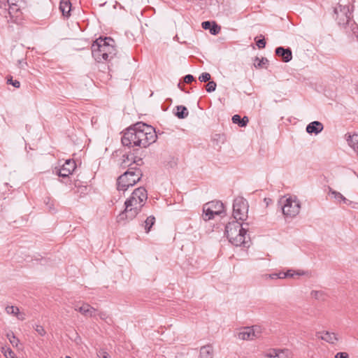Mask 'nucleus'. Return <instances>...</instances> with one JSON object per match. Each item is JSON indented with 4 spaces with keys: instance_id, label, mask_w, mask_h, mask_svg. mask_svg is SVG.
Instances as JSON below:
<instances>
[{
    "instance_id": "1",
    "label": "nucleus",
    "mask_w": 358,
    "mask_h": 358,
    "mask_svg": "<svg viewBox=\"0 0 358 358\" xmlns=\"http://www.w3.org/2000/svg\"><path fill=\"white\" fill-rule=\"evenodd\" d=\"M157 139L155 129L142 122L136 123L125 130L121 138L124 146L147 148Z\"/></svg>"
},
{
    "instance_id": "2",
    "label": "nucleus",
    "mask_w": 358,
    "mask_h": 358,
    "mask_svg": "<svg viewBox=\"0 0 358 358\" xmlns=\"http://www.w3.org/2000/svg\"><path fill=\"white\" fill-rule=\"evenodd\" d=\"M147 199V190L143 187L136 188L131 196L125 201L124 210L117 215V222L119 224H125L127 222L135 218L141 212Z\"/></svg>"
},
{
    "instance_id": "3",
    "label": "nucleus",
    "mask_w": 358,
    "mask_h": 358,
    "mask_svg": "<svg viewBox=\"0 0 358 358\" xmlns=\"http://www.w3.org/2000/svg\"><path fill=\"white\" fill-rule=\"evenodd\" d=\"M92 55L97 62L110 61L117 54L115 42L110 37H99L91 46Z\"/></svg>"
},
{
    "instance_id": "4",
    "label": "nucleus",
    "mask_w": 358,
    "mask_h": 358,
    "mask_svg": "<svg viewBox=\"0 0 358 358\" xmlns=\"http://www.w3.org/2000/svg\"><path fill=\"white\" fill-rule=\"evenodd\" d=\"M247 229L237 220L229 222L225 227L224 234L229 241L235 246H245V235Z\"/></svg>"
},
{
    "instance_id": "5",
    "label": "nucleus",
    "mask_w": 358,
    "mask_h": 358,
    "mask_svg": "<svg viewBox=\"0 0 358 358\" xmlns=\"http://www.w3.org/2000/svg\"><path fill=\"white\" fill-rule=\"evenodd\" d=\"M143 173L141 169L134 171H127L117 180V188L119 191H126L129 187L134 186L141 178Z\"/></svg>"
},
{
    "instance_id": "6",
    "label": "nucleus",
    "mask_w": 358,
    "mask_h": 358,
    "mask_svg": "<svg viewBox=\"0 0 358 358\" xmlns=\"http://www.w3.org/2000/svg\"><path fill=\"white\" fill-rule=\"evenodd\" d=\"M224 213V204L220 201H212L206 203L203 207V219L210 220L214 215H220Z\"/></svg>"
},
{
    "instance_id": "7",
    "label": "nucleus",
    "mask_w": 358,
    "mask_h": 358,
    "mask_svg": "<svg viewBox=\"0 0 358 358\" xmlns=\"http://www.w3.org/2000/svg\"><path fill=\"white\" fill-rule=\"evenodd\" d=\"M248 203L243 197H238L233 203V217L235 220H245L248 217Z\"/></svg>"
},
{
    "instance_id": "8",
    "label": "nucleus",
    "mask_w": 358,
    "mask_h": 358,
    "mask_svg": "<svg viewBox=\"0 0 358 358\" xmlns=\"http://www.w3.org/2000/svg\"><path fill=\"white\" fill-rule=\"evenodd\" d=\"M283 204L281 206L282 213L287 217H293L299 214L301 208V204L296 198L294 199L289 197L283 201H280Z\"/></svg>"
},
{
    "instance_id": "9",
    "label": "nucleus",
    "mask_w": 358,
    "mask_h": 358,
    "mask_svg": "<svg viewBox=\"0 0 358 358\" xmlns=\"http://www.w3.org/2000/svg\"><path fill=\"white\" fill-rule=\"evenodd\" d=\"M334 13L336 15V19L340 25L349 24L352 17V13L350 11L349 6L340 5L335 8Z\"/></svg>"
},
{
    "instance_id": "10",
    "label": "nucleus",
    "mask_w": 358,
    "mask_h": 358,
    "mask_svg": "<svg viewBox=\"0 0 358 358\" xmlns=\"http://www.w3.org/2000/svg\"><path fill=\"white\" fill-rule=\"evenodd\" d=\"M76 168V164L73 159H66L62 167L57 170V174L59 177L66 178L72 174Z\"/></svg>"
},
{
    "instance_id": "11",
    "label": "nucleus",
    "mask_w": 358,
    "mask_h": 358,
    "mask_svg": "<svg viewBox=\"0 0 358 358\" xmlns=\"http://www.w3.org/2000/svg\"><path fill=\"white\" fill-rule=\"evenodd\" d=\"M143 163L142 158L135 156L134 153H126L122 155V161L120 166L125 169L134 164L141 166Z\"/></svg>"
},
{
    "instance_id": "12",
    "label": "nucleus",
    "mask_w": 358,
    "mask_h": 358,
    "mask_svg": "<svg viewBox=\"0 0 358 358\" xmlns=\"http://www.w3.org/2000/svg\"><path fill=\"white\" fill-rule=\"evenodd\" d=\"M275 53L278 57H281L282 61L284 62H289L292 59V52L289 48L277 47L275 50Z\"/></svg>"
},
{
    "instance_id": "13",
    "label": "nucleus",
    "mask_w": 358,
    "mask_h": 358,
    "mask_svg": "<svg viewBox=\"0 0 358 358\" xmlns=\"http://www.w3.org/2000/svg\"><path fill=\"white\" fill-rule=\"evenodd\" d=\"M258 338V335L255 334V329L247 327L238 333V338L241 340H252Z\"/></svg>"
},
{
    "instance_id": "14",
    "label": "nucleus",
    "mask_w": 358,
    "mask_h": 358,
    "mask_svg": "<svg viewBox=\"0 0 358 358\" xmlns=\"http://www.w3.org/2000/svg\"><path fill=\"white\" fill-rule=\"evenodd\" d=\"M201 27L205 30H209L213 35H217L220 31V27L215 22L204 21Z\"/></svg>"
},
{
    "instance_id": "15",
    "label": "nucleus",
    "mask_w": 358,
    "mask_h": 358,
    "mask_svg": "<svg viewBox=\"0 0 358 358\" xmlns=\"http://www.w3.org/2000/svg\"><path fill=\"white\" fill-rule=\"evenodd\" d=\"M323 124L319 121H313L309 123L306 127L307 133L312 134H318L323 130Z\"/></svg>"
},
{
    "instance_id": "16",
    "label": "nucleus",
    "mask_w": 358,
    "mask_h": 358,
    "mask_svg": "<svg viewBox=\"0 0 358 358\" xmlns=\"http://www.w3.org/2000/svg\"><path fill=\"white\" fill-rule=\"evenodd\" d=\"M75 310L86 317H92L96 312V309L88 303H84L80 307L76 306Z\"/></svg>"
},
{
    "instance_id": "17",
    "label": "nucleus",
    "mask_w": 358,
    "mask_h": 358,
    "mask_svg": "<svg viewBox=\"0 0 358 358\" xmlns=\"http://www.w3.org/2000/svg\"><path fill=\"white\" fill-rule=\"evenodd\" d=\"M267 356L271 358H292V352L287 349L280 350H273L272 352H270Z\"/></svg>"
},
{
    "instance_id": "18",
    "label": "nucleus",
    "mask_w": 358,
    "mask_h": 358,
    "mask_svg": "<svg viewBox=\"0 0 358 358\" xmlns=\"http://www.w3.org/2000/svg\"><path fill=\"white\" fill-rule=\"evenodd\" d=\"M59 10L62 15L69 17L71 15V3L69 0H61L59 3Z\"/></svg>"
},
{
    "instance_id": "19",
    "label": "nucleus",
    "mask_w": 358,
    "mask_h": 358,
    "mask_svg": "<svg viewBox=\"0 0 358 358\" xmlns=\"http://www.w3.org/2000/svg\"><path fill=\"white\" fill-rule=\"evenodd\" d=\"M213 349L210 345L202 346L200 349V358H213Z\"/></svg>"
},
{
    "instance_id": "20",
    "label": "nucleus",
    "mask_w": 358,
    "mask_h": 358,
    "mask_svg": "<svg viewBox=\"0 0 358 358\" xmlns=\"http://www.w3.org/2000/svg\"><path fill=\"white\" fill-rule=\"evenodd\" d=\"M231 120L234 124H236L241 127L247 126L249 122L248 117L247 116L241 117L239 115H233Z\"/></svg>"
},
{
    "instance_id": "21",
    "label": "nucleus",
    "mask_w": 358,
    "mask_h": 358,
    "mask_svg": "<svg viewBox=\"0 0 358 358\" xmlns=\"http://www.w3.org/2000/svg\"><path fill=\"white\" fill-rule=\"evenodd\" d=\"M322 340L334 344L336 341H337L338 339L334 333H331L329 331H324L323 333V335L320 337Z\"/></svg>"
},
{
    "instance_id": "22",
    "label": "nucleus",
    "mask_w": 358,
    "mask_h": 358,
    "mask_svg": "<svg viewBox=\"0 0 358 358\" xmlns=\"http://www.w3.org/2000/svg\"><path fill=\"white\" fill-rule=\"evenodd\" d=\"M174 114L179 119H185L188 116L189 111L185 106L180 105L176 106V112Z\"/></svg>"
},
{
    "instance_id": "23",
    "label": "nucleus",
    "mask_w": 358,
    "mask_h": 358,
    "mask_svg": "<svg viewBox=\"0 0 358 358\" xmlns=\"http://www.w3.org/2000/svg\"><path fill=\"white\" fill-rule=\"evenodd\" d=\"M268 64V60L266 57H262L259 59L258 57H256L254 59V66L256 69L260 68H267L266 65Z\"/></svg>"
},
{
    "instance_id": "24",
    "label": "nucleus",
    "mask_w": 358,
    "mask_h": 358,
    "mask_svg": "<svg viewBox=\"0 0 358 358\" xmlns=\"http://www.w3.org/2000/svg\"><path fill=\"white\" fill-rule=\"evenodd\" d=\"M329 194L334 196V197L338 200V201H343V203L346 204H350L351 203L343 195H342L340 192H336V190H334L332 188L329 187Z\"/></svg>"
},
{
    "instance_id": "25",
    "label": "nucleus",
    "mask_w": 358,
    "mask_h": 358,
    "mask_svg": "<svg viewBox=\"0 0 358 358\" xmlns=\"http://www.w3.org/2000/svg\"><path fill=\"white\" fill-rule=\"evenodd\" d=\"M347 141L350 147L356 149L358 147V134L348 135Z\"/></svg>"
},
{
    "instance_id": "26",
    "label": "nucleus",
    "mask_w": 358,
    "mask_h": 358,
    "mask_svg": "<svg viewBox=\"0 0 358 358\" xmlns=\"http://www.w3.org/2000/svg\"><path fill=\"white\" fill-rule=\"evenodd\" d=\"M155 217L153 215H150L147 217V219L144 222V228L146 233H148L150 231L152 227L155 224Z\"/></svg>"
},
{
    "instance_id": "27",
    "label": "nucleus",
    "mask_w": 358,
    "mask_h": 358,
    "mask_svg": "<svg viewBox=\"0 0 358 358\" xmlns=\"http://www.w3.org/2000/svg\"><path fill=\"white\" fill-rule=\"evenodd\" d=\"M44 203L48 206V210L50 213H55V200L51 199L49 196H46L44 198Z\"/></svg>"
},
{
    "instance_id": "28",
    "label": "nucleus",
    "mask_w": 358,
    "mask_h": 358,
    "mask_svg": "<svg viewBox=\"0 0 358 358\" xmlns=\"http://www.w3.org/2000/svg\"><path fill=\"white\" fill-rule=\"evenodd\" d=\"M7 338H8L10 343L13 345V347L17 346L18 343L20 342L19 339L15 337L13 332L10 331L6 334Z\"/></svg>"
},
{
    "instance_id": "29",
    "label": "nucleus",
    "mask_w": 358,
    "mask_h": 358,
    "mask_svg": "<svg viewBox=\"0 0 358 358\" xmlns=\"http://www.w3.org/2000/svg\"><path fill=\"white\" fill-rule=\"evenodd\" d=\"M6 312L9 315H13L14 316H17L19 314V308L17 306H8L6 308Z\"/></svg>"
},
{
    "instance_id": "30",
    "label": "nucleus",
    "mask_w": 358,
    "mask_h": 358,
    "mask_svg": "<svg viewBox=\"0 0 358 358\" xmlns=\"http://www.w3.org/2000/svg\"><path fill=\"white\" fill-rule=\"evenodd\" d=\"M1 352L6 358H15V353L10 348H1Z\"/></svg>"
},
{
    "instance_id": "31",
    "label": "nucleus",
    "mask_w": 358,
    "mask_h": 358,
    "mask_svg": "<svg viewBox=\"0 0 358 358\" xmlns=\"http://www.w3.org/2000/svg\"><path fill=\"white\" fill-rule=\"evenodd\" d=\"M225 140L224 136L220 134H216L213 136V141L216 142L217 145L220 146V143H224Z\"/></svg>"
},
{
    "instance_id": "32",
    "label": "nucleus",
    "mask_w": 358,
    "mask_h": 358,
    "mask_svg": "<svg viewBox=\"0 0 358 358\" xmlns=\"http://www.w3.org/2000/svg\"><path fill=\"white\" fill-rule=\"evenodd\" d=\"M217 87V84L215 81H208V83L206 85V90L208 92H213L215 90Z\"/></svg>"
},
{
    "instance_id": "33",
    "label": "nucleus",
    "mask_w": 358,
    "mask_h": 358,
    "mask_svg": "<svg viewBox=\"0 0 358 358\" xmlns=\"http://www.w3.org/2000/svg\"><path fill=\"white\" fill-rule=\"evenodd\" d=\"M210 78H211L210 74L207 72L202 73L199 77V81L203 82V83L210 80Z\"/></svg>"
},
{
    "instance_id": "34",
    "label": "nucleus",
    "mask_w": 358,
    "mask_h": 358,
    "mask_svg": "<svg viewBox=\"0 0 358 358\" xmlns=\"http://www.w3.org/2000/svg\"><path fill=\"white\" fill-rule=\"evenodd\" d=\"M35 331L40 335L41 336H44L46 334V331L43 326L41 325H36L34 327Z\"/></svg>"
},
{
    "instance_id": "35",
    "label": "nucleus",
    "mask_w": 358,
    "mask_h": 358,
    "mask_svg": "<svg viewBox=\"0 0 358 358\" xmlns=\"http://www.w3.org/2000/svg\"><path fill=\"white\" fill-rule=\"evenodd\" d=\"M311 296L315 299H320L324 295V293L321 291L313 290L311 292Z\"/></svg>"
},
{
    "instance_id": "36",
    "label": "nucleus",
    "mask_w": 358,
    "mask_h": 358,
    "mask_svg": "<svg viewBox=\"0 0 358 358\" xmlns=\"http://www.w3.org/2000/svg\"><path fill=\"white\" fill-rule=\"evenodd\" d=\"M7 83L8 84L12 85L13 86H14L16 88H19L20 86V82L17 80H13L12 76H10V78H8Z\"/></svg>"
},
{
    "instance_id": "37",
    "label": "nucleus",
    "mask_w": 358,
    "mask_h": 358,
    "mask_svg": "<svg viewBox=\"0 0 358 358\" xmlns=\"http://www.w3.org/2000/svg\"><path fill=\"white\" fill-rule=\"evenodd\" d=\"M17 0H7V3L9 6V9L17 10L18 8H15L17 6Z\"/></svg>"
},
{
    "instance_id": "38",
    "label": "nucleus",
    "mask_w": 358,
    "mask_h": 358,
    "mask_svg": "<svg viewBox=\"0 0 358 358\" xmlns=\"http://www.w3.org/2000/svg\"><path fill=\"white\" fill-rule=\"evenodd\" d=\"M256 45L259 49L264 48L266 46L265 38L263 37L262 38L256 41Z\"/></svg>"
},
{
    "instance_id": "39",
    "label": "nucleus",
    "mask_w": 358,
    "mask_h": 358,
    "mask_svg": "<svg viewBox=\"0 0 358 358\" xmlns=\"http://www.w3.org/2000/svg\"><path fill=\"white\" fill-rule=\"evenodd\" d=\"M97 356L99 358H109V355L107 352L103 350H100L97 352Z\"/></svg>"
},
{
    "instance_id": "40",
    "label": "nucleus",
    "mask_w": 358,
    "mask_h": 358,
    "mask_svg": "<svg viewBox=\"0 0 358 358\" xmlns=\"http://www.w3.org/2000/svg\"><path fill=\"white\" fill-rule=\"evenodd\" d=\"M194 80H195L194 77L192 75H191V74L186 75L184 77V81L186 83L189 84V83H191L192 82H193Z\"/></svg>"
},
{
    "instance_id": "41",
    "label": "nucleus",
    "mask_w": 358,
    "mask_h": 358,
    "mask_svg": "<svg viewBox=\"0 0 358 358\" xmlns=\"http://www.w3.org/2000/svg\"><path fill=\"white\" fill-rule=\"evenodd\" d=\"M335 358H349V356L347 352H341L335 355Z\"/></svg>"
},
{
    "instance_id": "42",
    "label": "nucleus",
    "mask_w": 358,
    "mask_h": 358,
    "mask_svg": "<svg viewBox=\"0 0 358 358\" xmlns=\"http://www.w3.org/2000/svg\"><path fill=\"white\" fill-rule=\"evenodd\" d=\"M264 276L266 278H271V279H278L279 277V275H278V273L266 274Z\"/></svg>"
},
{
    "instance_id": "43",
    "label": "nucleus",
    "mask_w": 358,
    "mask_h": 358,
    "mask_svg": "<svg viewBox=\"0 0 358 358\" xmlns=\"http://www.w3.org/2000/svg\"><path fill=\"white\" fill-rule=\"evenodd\" d=\"M18 64H19L20 68L24 69V66H27V63L25 61H24L23 59H22V60H18Z\"/></svg>"
},
{
    "instance_id": "44",
    "label": "nucleus",
    "mask_w": 358,
    "mask_h": 358,
    "mask_svg": "<svg viewBox=\"0 0 358 358\" xmlns=\"http://www.w3.org/2000/svg\"><path fill=\"white\" fill-rule=\"evenodd\" d=\"M286 273V278H291V277H293L294 275V271L293 270H287Z\"/></svg>"
},
{
    "instance_id": "45",
    "label": "nucleus",
    "mask_w": 358,
    "mask_h": 358,
    "mask_svg": "<svg viewBox=\"0 0 358 358\" xmlns=\"http://www.w3.org/2000/svg\"><path fill=\"white\" fill-rule=\"evenodd\" d=\"M251 328L255 329V334L258 335V337L260 336L261 334V329L260 327L258 326H252Z\"/></svg>"
},
{
    "instance_id": "46",
    "label": "nucleus",
    "mask_w": 358,
    "mask_h": 358,
    "mask_svg": "<svg viewBox=\"0 0 358 358\" xmlns=\"http://www.w3.org/2000/svg\"><path fill=\"white\" fill-rule=\"evenodd\" d=\"M278 275H279L278 278H280V279L286 278V273L285 272H279V273H278Z\"/></svg>"
},
{
    "instance_id": "47",
    "label": "nucleus",
    "mask_w": 358,
    "mask_h": 358,
    "mask_svg": "<svg viewBox=\"0 0 358 358\" xmlns=\"http://www.w3.org/2000/svg\"><path fill=\"white\" fill-rule=\"evenodd\" d=\"M136 166L137 165H136L135 166H133V165H132V166H128L129 169L127 171H134V170H136V169H139L138 168L136 167Z\"/></svg>"
},
{
    "instance_id": "48",
    "label": "nucleus",
    "mask_w": 358,
    "mask_h": 358,
    "mask_svg": "<svg viewBox=\"0 0 358 358\" xmlns=\"http://www.w3.org/2000/svg\"><path fill=\"white\" fill-rule=\"evenodd\" d=\"M136 166L137 165H136L135 166H133V165H132V166H128L129 169L127 171H134V170H136V169H139L138 168L136 167Z\"/></svg>"
},
{
    "instance_id": "49",
    "label": "nucleus",
    "mask_w": 358,
    "mask_h": 358,
    "mask_svg": "<svg viewBox=\"0 0 358 358\" xmlns=\"http://www.w3.org/2000/svg\"><path fill=\"white\" fill-rule=\"evenodd\" d=\"M17 317L20 320H24V317L23 315L21 314L20 312H19V314H18V315Z\"/></svg>"
},
{
    "instance_id": "50",
    "label": "nucleus",
    "mask_w": 358,
    "mask_h": 358,
    "mask_svg": "<svg viewBox=\"0 0 358 358\" xmlns=\"http://www.w3.org/2000/svg\"><path fill=\"white\" fill-rule=\"evenodd\" d=\"M264 201L266 202V204L268 205L269 203V201H271L270 199H264Z\"/></svg>"
},
{
    "instance_id": "51",
    "label": "nucleus",
    "mask_w": 358,
    "mask_h": 358,
    "mask_svg": "<svg viewBox=\"0 0 358 358\" xmlns=\"http://www.w3.org/2000/svg\"><path fill=\"white\" fill-rule=\"evenodd\" d=\"M103 316H105V315H104V314H103V313H101V314H100V317H101V318H103Z\"/></svg>"
},
{
    "instance_id": "52",
    "label": "nucleus",
    "mask_w": 358,
    "mask_h": 358,
    "mask_svg": "<svg viewBox=\"0 0 358 358\" xmlns=\"http://www.w3.org/2000/svg\"><path fill=\"white\" fill-rule=\"evenodd\" d=\"M178 87H179V88H180L182 90H183V91H184V90L181 88V84H180V83H178Z\"/></svg>"
}]
</instances>
